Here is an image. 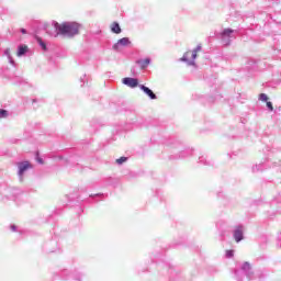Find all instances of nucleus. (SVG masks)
I'll return each instance as SVG.
<instances>
[{"instance_id": "4468645a", "label": "nucleus", "mask_w": 281, "mask_h": 281, "mask_svg": "<svg viewBox=\"0 0 281 281\" xmlns=\"http://www.w3.org/2000/svg\"><path fill=\"white\" fill-rule=\"evenodd\" d=\"M4 56H7L10 65H12L13 67H16V63L14 61V58H12V55H10V49L9 48H7L4 50Z\"/></svg>"}, {"instance_id": "2eb2a0df", "label": "nucleus", "mask_w": 281, "mask_h": 281, "mask_svg": "<svg viewBox=\"0 0 281 281\" xmlns=\"http://www.w3.org/2000/svg\"><path fill=\"white\" fill-rule=\"evenodd\" d=\"M265 170V164L255 165L252 167V172H262Z\"/></svg>"}, {"instance_id": "6ab92c4d", "label": "nucleus", "mask_w": 281, "mask_h": 281, "mask_svg": "<svg viewBox=\"0 0 281 281\" xmlns=\"http://www.w3.org/2000/svg\"><path fill=\"white\" fill-rule=\"evenodd\" d=\"M125 161H128V158L127 157H121V158H117L116 159V164L119 166H122V164H125Z\"/></svg>"}, {"instance_id": "bb28decb", "label": "nucleus", "mask_w": 281, "mask_h": 281, "mask_svg": "<svg viewBox=\"0 0 281 281\" xmlns=\"http://www.w3.org/2000/svg\"><path fill=\"white\" fill-rule=\"evenodd\" d=\"M38 164H43V158L37 159Z\"/></svg>"}, {"instance_id": "9d476101", "label": "nucleus", "mask_w": 281, "mask_h": 281, "mask_svg": "<svg viewBox=\"0 0 281 281\" xmlns=\"http://www.w3.org/2000/svg\"><path fill=\"white\" fill-rule=\"evenodd\" d=\"M120 45L122 47H126V46L131 45V40L128 37H122L121 40L117 41V43H115L113 45V49H117L120 47Z\"/></svg>"}, {"instance_id": "a878e982", "label": "nucleus", "mask_w": 281, "mask_h": 281, "mask_svg": "<svg viewBox=\"0 0 281 281\" xmlns=\"http://www.w3.org/2000/svg\"><path fill=\"white\" fill-rule=\"evenodd\" d=\"M20 32H21V34H27V30H25V29H21Z\"/></svg>"}, {"instance_id": "dca6fc26", "label": "nucleus", "mask_w": 281, "mask_h": 281, "mask_svg": "<svg viewBox=\"0 0 281 281\" xmlns=\"http://www.w3.org/2000/svg\"><path fill=\"white\" fill-rule=\"evenodd\" d=\"M188 155H192V149H187L180 153L178 159H186V157H188Z\"/></svg>"}, {"instance_id": "f3484780", "label": "nucleus", "mask_w": 281, "mask_h": 281, "mask_svg": "<svg viewBox=\"0 0 281 281\" xmlns=\"http://www.w3.org/2000/svg\"><path fill=\"white\" fill-rule=\"evenodd\" d=\"M37 43L40 47L43 49V52H47V44H45V42H43L41 37H37Z\"/></svg>"}, {"instance_id": "f03ea898", "label": "nucleus", "mask_w": 281, "mask_h": 281, "mask_svg": "<svg viewBox=\"0 0 281 281\" xmlns=\"http://www.w3.org/2000/svg\"><path fill=\"white\" fill-rule=\"evenodd\" d=\"M16 166H18V177L20 181H23V177L25 172L29 171L30 168H32V164H30V161H20L16 164Z\"/></svg>"}, {"instance_id": "393cba45", "label": "nucleus", "mask_w": 281, "mask_h": 281, "mask_svg": "<svg viewBox=\"0 0 281 281\" xmlns=\"http://www.w3.org/2000/svg\"><path fill=\"white\" fill-rule=\"evenodd\" d=\"M10 229H11L12 232H16V225H11V226H10Z\"/></svg>"}, {"instance_id": "f257e3e1", "label": "nucleus", "mask_w": 281, "mask_h": 281, "mask_svg": "<svg viewBox=\"0 0 281 281\" xmlns=\"http://www.w3.org/2000/svg\"><path fill=\"white\" fill-rule=\"evenodd\" d=\"M52 25L55 32L48 34L54 38H58L60 35L74 38V36H78L80 32V24H78V22H64L60 24L57 21H53Z\"/></svg>"}, {"instance_id": "a211bd4d", "label": "nucleus", "mask_w": 281, "mask_h": 281, "mask_svg": "<svg viewBox=\"0 0 281 281\" xmlns=\"http://www.w3.org/2000/svg\"><path fill=\"white\" fill-rule=\"evenodd\" d=\"M8 115H9L8 110L0 109V120L8 117Z\"/></svg>"}, {"instance_id": "0eeeda50", "label": "nucleus", "mask_w": 281, "mask_h": 281, "mask_svg": "<svg viewBox=\"0 0 281 281\" xmlns=\"http://www.w3.org/2000/svg\"><path fill=\"white\" fill-rule=\"evenodd\" d=\"M138 87H139L140 91H143L146 95H148V98L150 100H157V94H155V92H153L150 90V88H148V87H146L144 85H139Z\"/></svg>"}, {"instance_id": "4be33fe9", "label": "nucleus", "mask_w": 281, "mask_h": 281, "mask_svg": "<svg viewBox=\"0 0 281 281\" xmlns=\"http://www.w3.org/2000/svg\"><path fill=\"white\" fill-rule=\"evenodd\" d=\"M226 258H234V250H226Z\"/></svg>"}, {"instance_id": "412c9836", "label": "nucleus", "mask_w": 281, "mask_h": 281, "mask_svg": "<svg viewBox=\"0 0 281 281\" xmlns=\"http://www.w3.org/2000/svg\"><path fill=\"white\" fill-rule=\"evenodd\" d=\"M259 100L261 102H267V100H269V97L267 94H265V93H260L259 94Z\"/></svg>"}, {"instance_id": "20e7f679", "label": "nucleus", "mask_w": 281, "mask_h": 281, "mask_svg": "<svg viewBox=\"0 0 281 281\" xmlns=\"http://www.w3.org/2000/svg\"><path fill=\"white\" fill-rule=\"evenodd\" d=\"M233 238L235 243H240L245 238V229L243 225H238L233 229Z\"/></svg>"}, {"instance_id": "f8f14e48", "label": "nucleus", "mask_w": 281, "mask_h": 281, "mask_svg": "<svg viewBox=\"0 0 281 281\" xmlns=\"http://www.w3.org/2000/svg\"><path fill=\"white\" fill-rule=\"evenodd\" d=\"M27 52H29L27 45H20L18 46L16 56L21 58L22 56H25Z\"/></svg>"}, {"instance_id": "ddd939ff", "label": "nucleus", "mask_w": 281, "mask_h": 281, "mask_svg": "<svg viewBox=\"0 0 281 281\" xmlns=\"http://www.w3.org/2000/svg\"><path fill=\"white\" fill-rule=\"evenodd\" d=\"M111 32L113 34H122V27L120 26V23L113 22L111 25Z\"/></svg>"}, {"instance_id": "39448f33", "label": "nucleus", "mask_w": 281, "mask_h": 281, "mask_svg": "<svg viewBox=\"0 0 281 281\" xmlns=\"http://www.w3.org/2000/svg\"><path fill=\"white\" fill-rule=\"evenodd\" d=\"M123 85L126 87H130L131 89H135L136 87H139V80L137 78L133 77H125L122 79Z\"/></svg>"}, {"instance_id": "b1692460", "label": "nucleus", "mask_w": 281, "mask_h": 281, "mask_svg": "<svg viewBox=\"0 0 281 281\" xmlns=\"http://www.w3.org/2000/svg\"><path fill=\"white\" fill-rule=\"evenodd\" d=\"M201 49H202V46H201V44H199L192 52L195 54H199V52H201Z\"/></svg>"}, {"instance_id": "5701e85b", "label": "nucleus", "mask_w": 281, "mask_h": 281, "mask_svg": "<svg viewBox=\"0 0 281 281\" xmlns=\"http://www.w3.org/2000/svg\"><path fill=\"white\" fill-rule=\"evenodd\" d=\"M267 109L273 111V103H271V101H267Z\"/></svg>"}, {"instance_id": "6e6552de", "label": "nucleus", "mask_w": 281, "mask_h": 281, "mask_svg": "<svg viewBox=\"0 0 281 281\" xmlns=\"http://www.w3.org/2000/svg\"><path fill=\"white\" fill-rule=\"evenodd\" d=\"M45 249L47 254H54L58 251V243L56 240H52L46 244Z\"/></svg>"}, {"instance_id": "c756f323", "label": "nucleus", "mask_w": 281, "mask_h": 281, "mask_svg": "<svg viewBox=\"0 0 281 281\" xmlns=\"http://www.w3.org/2000/svg\"><path fill=\"white\" fill-rule=\"evenodd\" d=\"M238 274V271H235V276H237Z\"/></svg>"}, {"instance_id": "7ed1b4c3", "label": "nucleus", "mask_w": 281, "mask_h": 281, "mask_svg": "<svg viewBox=\"0 0 281 281\" xmlns=\"http://www.w3.org/2000/svg\"><path fill=\"white\" fill-rule=\"evenodd\" d=\"M234 30L232 29H225L222 33H221V41L223 43V45H229V43H232L233 38H236V36H234Z\"/></svg>"}, {"instance_id": "aec40b11", "label": "nucleus", "mask_w": 281, "mask_h": 281, "mask_svg": "<svg viewBox=\"0 0 281 281\" xmlns=\"http://www.w3.org/2000/svg\"><path fill=\"white\" fill-rule=\"evenodd\" d=\"M199 161H200V164H203L204 166H210V161H207V158H205L203 156L199 158Z\"/></svg>"}, {"instance_id": "9b49d317", "label": "nucleus", "mask_w": 281, "mask_h": 281, "mask_svg": "<svg viewBox=\"0 0 281 281\" xmlns=\"http://www.w3.org/2000/svg\"><path fill=\"white\" fill-rule=\"evenodd\" d=\"M151 60L149 57L145 59H137L136 65L140 67V69H147L148 65H150Z\"/></svg>"}, {"instance_id": "423d86ee", "label": "nucleus", "mask_w": 281, "mask_h": 281, "mask_svg": "<svg viewBox=\"0 0 281 281\" xmlns=\"http://www.w3.org/2000/svg\"><path fill=\"white\" fill-rule=\"evenodd\" d=\"M188 56H190V52H187L183 54L182 58H180L181 63H187L189 67L194 66L195 65L194 60H196V53L192 50V55H191L192 60L188 59Z\"/></svg>"}, {"instance_id": "c85d7f7f", "label": "nucleus", "mask_w": 281, "mask_h": 281, "mask_svg": "<svg viewBox=\"0 0 281 281\" xmlns=\"http://www.w3.org/2000/svg\"><path fill=\"white\" fill-rule=\"evenodd\" d=\"M75 279H76V280H80V277H76Z\"/></svg>"}, {"instance_id": "cd10ccee", "label": "nucleus", "mask_w": 281, "mask_h": 281, "mask_svg": "<svg viewBox=\"0 0 281 281\" xmlns=\"http://www.w3.org/2000/svg\"><path fill=\"white\" fill-rule=\"evenodd\" d=\"M94 196H102V194L98 193V194H95Z\"/></svg>"}, {"instance_id": "1a4fd4ad", "label": "nucleus", "mask_w": 281, "mask_h": 281, "mask_svg": "<svg viewBox=\"0 0 281 281\" xmlns=\"http://www.w3.org/2000/svg\"><path fill=\"white\" fill-rule=\"evenodd\" d=\"M241 271H244L246 278L248 280H251V277L254 276V272H251V265L249 262H244L241 266Z\"/></svg>"}]
</instances>
